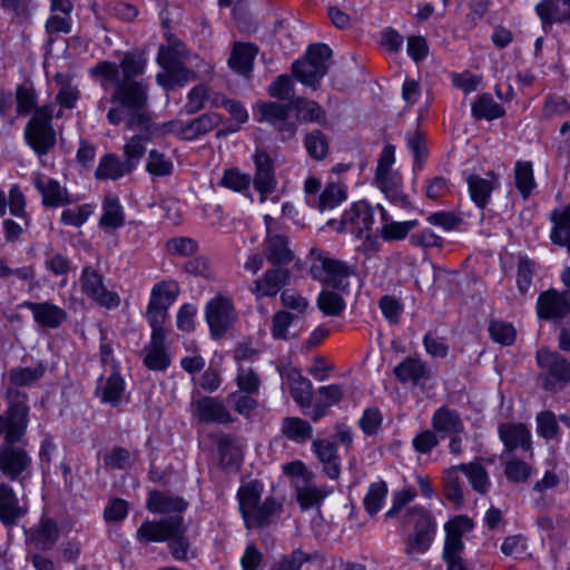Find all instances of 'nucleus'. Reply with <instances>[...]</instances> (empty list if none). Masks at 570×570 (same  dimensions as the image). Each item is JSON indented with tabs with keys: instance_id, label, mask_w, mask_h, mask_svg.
Returning a JSON list of instances; mask_svg holds the SVG:
<instances>
[{
	"instance_id": "1",
	"label": "nucleus",
	"mask_w": 570,
	"mask_h": 570,
	"mask_svg": "<svg viewBox=\"0 0 570 570\" xmlns=\"http://www.w3.org/2000/svg\"><path fill=\"white\" fill-rule=\"evenodd\" d=\"M146 59L137 52H127L120 65L102 60L94 66L89 73L101 79V87L107 89L115 85L110 100L116 105L107 111L109 124L118 126L125 121L127 129L147 130L151 127V115L148 110V85L135 78L142 75Z\"/></svg>"
},
{
	"instance_id": "2",
	"label": "nucleus",
	"mask_w": 570,
	"mask_h": 570,
	"mask_svg": "<svg viewBox=\"0 0 570 570\" xmlns=\"http://www.w3.org/2000/svg\"><path fill=\"white\" fill-rule=\"evenodd\" d=\"M16 98L19 115L24 116L33 110V115L24 128L27 142L38 155H46L56 145V131L51 124L55 107L45 105L35 108L37 97L31 87L19 86Z\"/></svg>"
},
{
	"instance_id": "3",
	"label": "nucleus",
	"mask_w": 570,
	"mask_h": 570,
	"mask_svg": "<svg viewBox=\"0 0 570 570\" xmlns=\"http://www.w3.org/2000/svg\"><path fill=\"white\" fill-rule=\"evenodd\" d=\"M332 50L324 43L311 45L305 58L292 65L294 77L306 86L316 88L320 80L327 73Z\"/></svg>"
},
{
	"instance_id": "4",
	"label": "nucleus",
	"mask_w": 570,
	"mask_h": 570,
	"mask_svg": "<svg viewBox=\"0 0 570 570\" xmlns=\"http://www.w3.org/2000/svg\"><path fill=\"white\" fill-rule=\"evenodd\" d=\"M473 528L472 521L464 515L449 521L445 527V541L442 558L446 570H472L462 559L464 543L462 537Z\"/></svg>"
},
{
	"instance_id": "5",
	"label": "nucleus",
	"mask_w": 570,
	"mask_h": 570,
	"mask_svg": "<svg viewBox=\"0 0 570 570\" xmlns=\"http://www.w3.org/2000/svg\"><path fill=\"white\" fill-rule=\"evenodd\" d=\"M537 363L542 371L546 390H561L570 382V363L559 353L540 350L537 353Z\"/></svg>"
},
{
	"instance_id": "6",
	"label": "nucleus",
	"mask_w": 570,
	"mask_h": 570,
	"mask_svg": "<svg viewBox=\"0 0 570 570\" xmlns=\"http://www.w3.org/2000/svg\"><path fill=\"white\" fill-rule=\"evenodd\" d=\"M205 316L214 337L224 336L237 320L232 299L223 295L215 296L206 304Z\"/></svg>"
},
{
	"instance_id": "7",
	"label": "nucleus",
	"mask_w": 570,
	"mask_h": 570,
	"mask_svg": "<svg viewBox=\"0 0 570 570\" xmlns=\"http://www.w3.org/2000/svg\"><path fill=\"white\" fill-rule=\"evenodd\" d=\"M374 223L372 208L365 202L354 204L340 220L331 219L327 225L341 233H350L358 238L370 232Z\"/></svg>"
},
{
	"instance_id": "8",
	"label": "nucleus",
	"mask_w": 570,
	"mask_h": 570,
	"mask_svg": "<svg viewBox=\"0 0 570 570\" xmlns=\"http://www.w3.org/2000/svg\"><path fill=\"white\" fill-rule=\"evenodd\" d=\"M292 102L286 105L278 102H259L257 104V120L266 121L277 129L282 140L292 139L297 130L295 121L289 120Z\"/></svg>"
},
{
	"instance_id": "9",
	"label": "nucleus",
	"mask_w": 570,
	"mask_h": 570,
	"mask_svg": "<svg viewBox=\"0 0 570 570\" xmlns=\"http://www.w3.org/2000/svg\"><path fill=\"white\" fill-rule=\"evenodd\" d=\"M315 279L345 292L350 285L348 277L352 271L344 263L320 255L311 266Z\"/></svg>"
},
{
	"instance_id": "10",
	"label": "nucleus",
	"mask_w": 570,
	"mask_h": 570,
	"mask_svg": "<svg viewBox=\"0 0 570 570\" xmlns=\"http://www.w3.org/2000/svg\"><path fill=\"white\" fill-rule=\"evenodd\" d=\"M82 294L106 308H115L120 304L117 293L108 291L104 283V276L94 267H83L80 276Z\"/></svg>"
},
{
	"instance_id": "11",
	"label": "nucleus",
	"mask_w": 570,
	"mask_h": 570,
	"mask_svg": "<svg viewBox=\"0 0 570 570\" xmlns=\"http://www.w3.org/2000/svg\"><path fill=\"white\" fill-rule=\"evenodd\" d=\"M264 223L266 226V237L263 243L265 258L275 267L289 264L294 259V253L288 246L287 237L274 233L273 225L275 220L271 215L264 216Z\"/></svg>"
},
{
	"instance_id": "12",
	"label": "nucleus",
	"mask_w": 570,
	"mask_h": 570,
	"mask_svg": "<svg viewBox=\"0 0 570 570\" xmlns=\"http://www.w3.org/2000/svg\"><path fill=\"white\" fill-rule=\"evenodd\" d=\"M181 530L183 517L173 515L159 521H144L136 532V538L141 543L165 542Z\"/></svg>"
},
{
	"instance_id": "13",
	"label": "nucleus",
	"mask_w": 570,
	"mask_h": 570,
	"mask_svg": "<svg viewBox=\"0 0 570 570\" xmlns=\"http://www.w3.org/2000/svg\"><path fill=\"white\" fill-rule=\"evenodd\" d=\"M222 122V116L216 112H208L199 116L188 124L173 120L164 125L165 132H175L180 138L193 140L213 130Z\"/></svg>"
},
{
	"instance_id": "14",
	"label": "nucleus",
	"mask_w": 570,
	"mask_h": 570,
	"mask_svg": "<svg viewBox=\"0 0 570 570\" xmlns=\"http://www.w3.org/2000/svg\"><path fill=\"white\" fill-rule=\"evenodd\" d=\"M191 414L203 424L226 425L233 417L225 404L216 397L203 396L191 402Z\"/></svg>"
},
{
	"instance_id": "15",
	"label": "nucleus",
	"mask_w": 570,
	"mask_h": 570,
	"mask_svg": "<svg viewBox=\"0 0 570 570\" xmlns=\"http://www.w3.org/2000/svg\"><path fill=\"white\" fill-rule=\"evenodd\" d=\"M31 458L24 448L0 449V471L23 482L30 475Z\"/></svg>"
},
{
	"instance_id": "16",
	"label": "nucleus",
	"mask_w": 570,
	"mask_h": 570,
	"mask_svg": "<svg viewBox=\"0 0 570 570\" xmlns=\"http://www.w3.org/2000/svg\"><path fill=\"white\" fill-rule=\"evenodd\" d=\"M409 517L416 518L415 531L413 538L407 543V552L423 553L425 552L432 542L434 533V524L431 515L428 511L421 507H414L410 510Z\"/></svg>"
},
{
	"instance_id": "17",
	"label": "nucleus",
	"mask_w": 570,
	"mask_h": 570,
	"mask_svg": "<svg viewBox=\"0 0 570 570\" xmlns=\"http://www.w3.org/2000/svg\"><path fill=\"white\" fill-rule=\"evenodd\" d=\"M291 273L287 268L272 267L254 281L250 292L256 298L274 297L277 293L288 284Z\"/></svg>"
},
{
	"instance_id": "18",
	"label": "nucleus",
	"mask_w": 570,
	"mask_h": 570,
	"mask_svg": "<svg viewBox=\"0 0 570 570\" xmlns=\"http://www.w3.org/2000/svg\"><path fill=\"white\" fill-rule=\"evenodd\" d=\"M189 52L184 42L170 31L165 33V42L159 46L157 61L163 68L187 69L184 65Z\"/></svg>"
},
{
	"instance_id": "19",
	"label": "nucleus",
	"mask_w": 570,
	"mask_h": 570,
	"mask_svg": "<svg viewBox=\"0 0 570 570\" xmlns=\"http://www.w3.org/2000/svg\"><path fill=\"white\" fill-rule=\"evenodd\" d=\"M60 535L58 523L51 518L41 520L27 532L28 544L40 551L51 550Z\"/></svg>"
},
{
	"instance_id": "20",
	"label": "nucleus",
	"mask_w": 570,
	"mask_h": 570,
	"mask_svg": "<svg viewBox=\"0 0 570 570\" xmlns=\"http://www.w3.org/2000/svg\"><path fill=\"white\" fill-rule=\"evenodd\" d=\"M32 180L46 207L66 206L72 202L68 190L62 187L58 180L46 178L40 174H36Z\"/></svg>"
},
{
	"instance_id": "21",
	"label": "nucleus",
	"mask_w": 570,
	"mask_h": 570,
	"mask_svg": "<svg viewBox=\"0 0 570 570\" xmlns=\"http://www.w3.org/2000/svg\"><path fill=\"white\" fill-rule=\"evenodd\" d=\"M256 173L254 176V187L259 193L261 202H265L267 195L276 188L277 181L274 174L273 161L266 153L255 155Z\"/></svg>"
},
{
	"instance_id": "22",
	"label": "nucleus",
	"mask_w": 570,
	"mask_h": 570,
	"mask_svg": "<svg viewBox=\"0 0 570 570\" xmlns=\"http://www.w3.org/2000/svg\"><path fill=\"white\" fill-rule=\"evenodd\" d=\"M23 305L41 327L57 328L67 320V312L50 302H26Z\"/></svg>"
},
{
	"instance_id": "23",
	"label": "nucleus",
	"mask_w": 570,
	"mask_h": 570,
	"mask_svg": "<svg viewBox=\"0 0 570 570\" xmlns=\"http://www.w3.org/2000/svg\"><path fill=\"white\" fill-rule=\"evenodd\" d=\"M286 379L292 397L302 409H309L313 403V384L302 375L297 368H287L282 372Z\"/></svg>"
},
{
	"instance_id": "24",
	"label": "nucleus",
	"mask_w": 570,
	"mask_h": 570,
	"mask_svg": "<svg viewBox=\"0 0 570 570\" xmlns=\"http://www.w3.org/2000/svg\"><path fill=\"white\" fill-rule=\"evenodd\" d=\"M6 399L8 401V410L6 413L7 428H26L29 415L27 394L16 389H8Z\"/></svg>"
},
{
	"instance_id": "25",
	"label": "nucleus",
	"mask_w": 570,
	"mask_h": 570,
	"mask_svg": "<svg viewBox=\"0 0 570 570\" xmlns=\"http://www.w3.org/2000/svg\"><path fill=\"white\" fill-rule=\"evenodd\" d=\"M537 309L540 318H561L570 311V302L564 294L550 289L539 296Z\"/></svg>"
},
{
	"instance_id": "26",
	"label": "nucleus",
	"mask_w": 570,
	"mask_h": 570,
	"mask_svg": "<svg viewBox=\"0 0 570 570\" xmlns=\"http://www.w3.org/2000/svg\"><path fill=\"white\" fill-rule=\"evenodd\" d=\"M535 12L544 28L570 21V0H541L535 6Z\"/></svg>"
},
{
	"instance_id": "27",
	"label": "nucleus",
	"mask_w": 570,
	"mask_h": 570,
	"mask_svg": "<svg viewBox=\"0 0 570 570\" xmlns=\"http://www.w3.org/2000/svg\"><path fill=\"white\" fill-rule=\"evenodd\" d=\"M313 451L323 464L324 473L333 480L341 474L340 458L336 453V445L330 440L316 439L313 441Z\"/></svg>"
},
{
	"instance_id": "28",
	"label": "nucleus",
	"mask_w": 570,
	"mask_h": 570,
	"mask_svg": "<svg viewBox=\"0 0 570 570\" xmlns=\"http://www.w3.org/2000/svg\"><path fill=\"white\" fill-rule=\"evenodd\" d=\"M375 181L379 188L389 197L393 203L407 207L409 199L401 190L402 179L396 170H384L375 173Z\"/></svg>"
},
{
	"instance_id": "29",
	"label": "nucleus",
	"mask_w": 570,
	"mask_h": 570,
	"mask_svg": "<svg viewBox=\"0 0 570 570\" xmlns=\"http://www.w3.org/2000/svg\"><path fill=\"white\" fill-rule=\"evenodd\" d=\"M217 443L220 463L225 466L238 464L243 459V443L230 434L213 433Z\"/></svg>"
},
{
	"instance_id": "30",
	"label": "nucleus",
	"mask_w": 570,
	"mask_h": 570,
	"mask_svg": "<svg viewBox=\"0 0 570 570\" xmlns=\"http://www.w3.org/2000/svg\"><path fill=\"white\" fill-rule=\"evenodd\" d=\"M188 502L178 495L160 491H150L147 500V509L154 513L183 512Z\"/></svg>"
},
{
	"instance_id": "31",
	"label": "nucleus",
	"mask_w": 570,
	"mask_h": 570,
	"mask_svg": "<svg viewBox=\"0 0 570 570\" xmlns=\"http://www.w3.org/2000/svg\"><path fill=\"white\" fill-rule=\"evenodd\" d=\"M26 510L20 507L19 500L12 488L6 483L0 484V520L6 524H12L23 517Z\"/></svg>"
},
{
	"instance_id": "32",
	"label": "nucleus",
	"mask_w": 570,
	"mask_h": 570,
	"mask_svg": "<svg viewBox=\"0 0 570 570\" xmlns=\"http://www.w3.org/2000/svg\"><path fill=\"white\" fill-rule=\"evenodd\" d=\"M125 391V382L122 377L112 372L108 377L104 375L99 379L96 394L105 403H109L112 406L119 404Z\"/></svg>"
},
{
	"instance_id": "33",
	"label": "nucleus",
	"mask_w": 570,
	"mask_h": 570,
	"mask_svg": "<svg viewBox=\"0 0 570 570\" xmlns=\"http://www.w3.org/2000/svg\"><path fill=\"white\" fill-rule=\"evenodd\" d=\"M166 334H151L150 343L146 347L145 364L154 371L165 370L169 363V356L165 346Z\"/></svg>"
},
{
	"instance_id": "34",
	"label": "nucleus",
	"mask_w": 570,
	"mask_h": 570,
	"mask_svg": "<svg viewBox=\"0 0 570 570\" xmlns=\"http://www.w3.org/2000/svg\"><path fill=\"white\" fill-rule=\"evenodd\" d=\"M256 55L257 47L253 43H235L228 59V65L236 72L247 76L252 71Z\"/></svg>"
},
{
	"instance_id": "35",
	"label": "nucleus",
	"mask_w": 570,
	"mask_h": 570,
	"mask_svg": "<svg viewBox=\"0 0 570 570\" xmlns=\"http://www.w3.org/2000/svg\"><path fill=\"white\" fill-rule=\"evenodd\" d=\"M317 393L318 401L316 405L308 412H305L314 422L324 416L330 406L337 404L343 399V391L337 384L321 386Z\"/></svg>"
},
{
	"instance_id": "36",
	"label": "nucleus",
	"mask_w": 570,
	"mask_h": 570,
	"mask_svg": "<svg viewBox=\"0 0 570 570\" xmlns=\"http://www.w3.org/2000/svg\"><path fill=\"white\" fill-rule=\"evenodd\" d=\"M551 222L553 223L551 242L559 246H566L570 252V204L562 210H553Z\"/></svg>"
},
{
	"instance_id": "37",
	"label": "nucleus",
	"mask_w": 570,
	"mask_h": 570,
	"mask_svg": "<svg viewBox=\"0 0 570 570\" xmlns=\"http://www.w3.org/2000/svg\"><path fill=\"white\" fill-rule=\"evenodd\" d=\"M394 375L402 383H417L421 380L429 379V368L416 357H406L393 370Z\"/></svg>"
},
{
	"instance_id": "38",
	"label": "nucleus",
	"mask_w": 570,
	"mask_h": 570,
	"mask_svg": "<svg viewBox=\"0 0 570 570\" xmlns=\"http://www.w3.org/2000/svg\"><path fill=\"white\" fill-rule=\"evenodd\" d=\"M495 181L497 177L493 174H491L490 179L474 174L468 177L470 197L478 207L484 208L488 205Z\"/></svg>"
},
{
	"instance_id": "39",
	"label": "nucleus",
	"mask_w": 570,
	"mask_h": 570,
	"mask_svg": "<svg viewBox=\"0 0 570 570\" xmlns=\"http://www.w3.org/2000/svg\"><path fill=\"white\" fill-rule=\"evenodd\" d=\"M149 129L150 127L147 130H141L140 135L132 136L124 145V160L131 171L138 166L146 153V144L150 140ZM138 130L140 131V129Z\"/></svg>"
},
{
	"instance_id": "40",
	"label": "nucleus",
	"mask_w": 570,
	"mask_h": 570,
	"mask_svg": "<svg viewBox=\"0 0 570 570\" xmlns=\"http://www.w3.org/2000/svg\"><path fill=\"white\" fill-rule=\"evenodd\" d=\"M55 81L59 88L56 101L61 108L72 109L80 98V91L77 86L71 83V77L68 73L58 72Z\"/></svg>"
},
{
	"instance_id": "41",
	"label": "nucleus",
	"mask_w": 570,
	"mask_h": 570,
	"mask_svg": "<svg viewBox=\"0 0 570 570\" xmlns=\"http://www.w3.org/2000/svg\"><path fill=\"white\" fill-rule=\"evenodd\" d=\"M129 173H131V170L127 168L125 160H121L115 154H108L100 159L95 176L98 179L116 180Z\"/></svg>"
},
{
	"instance_id": "42",
	"label": "nucleus",
	"mask_w": 570,
	"mask_h": 570,
	"mask_svg": "<svg viewBox=\"0 0 570 570\" xmlns=\"http://www.w3.org/2000/svg\"><path fill=\"white\" fill-rule=\"evenodd\" d=\"M262 484L254 481L245 484L244 487H240L237 492L239 511L245 522L246 517H250L259 503L262 497Z\"/></svg>"
},
{
	"instance_id": "43",
	"label": "nucleus",
	"mask_w": 570,
	"mask_h": 570,
	"mask_svg": "<svg viewBox=\"0 0 570 570\" xmlns=\"http://www.w3.org/2000/svg\"><path fill=\"white\" fill-rule=\"evenodd\" d=\"M125 215L119 200L115 197H106L102 203V214L99 225L102 228L117 229L122 226Z\"/></svg>"
},
{
	"instance_id": "44",
	"label": "nucleus",
	"mask_w": 570,
	"mask_h": 570,
	"mask_svg": "<svg viewBox=\"0 0 570 570\" xmlns=\"http://www.w3.org/2000/svg\"><path fill=\"white\" fill-rule=\"evenodd\" d=\"M281 509L282 502L272 497L266 498L261 505H257L256 510L253 511L250 517H246L245 524L248 529L268 524L271 518L278 513Z\"/></svg>"
},
{
	"instance_id": "45",
	"label": "nucleus",
	"mask_w": 570,
	"mask_h": 570,
	"mask_svg": "<svg viewBox=\"0 0 570 570\" xmlns=\"http://www.w3.org/2000/svg\"><path fill=\"white\" fill-rule=\"evenodd\" d=\"M472 115L476 119L493 120L504 115V109L489 94L481 95L472 105Z\"/></svg>"
},
{
	"instance_id": "46",
	"label": "nucleus",
	"mask_w": 570,
	"mask_h": 570,
	"mask_svg": "<svg viewBox=\"0 0 570 570\" xmlns=\"http://www.w3.org/2000/svg\"><path fill=\"white\" fill-rule=\"evenodd\" d=\"M330 492L331 491L325 487H312L306 484L296 488V500L302 510H307L321 504Z\"/></svg>"
},
{
	"instance_id": "47",
	"label": "nucleus",
	"mask_w": 570,
	"mask_h": 570,
	"mask_svg": "<svg viewBox=\"0 0 570 570\" xmlns=\"http://www.w3.org/2000/svg\"><path fill=\"white\" fill-rule=\"evenodd\" d=\"M307 154L315 160H323L330 151L327 137L318 129L312 130L304 138Z\"/></svg>"
},
{
	"instance_id": "48",
	"label": "nucleus",
	"mask_w": 570,
	"mask_h": 570,
	"mask_svg": "<svg viewBox=\"0 0 570 570\" xmlns=\"http://www.w3.org/2000/svg\"><path fill=\"white\" fill-rule=\"evenodd\" d=\"M514 181L523 198L529 197L535 187L532 164L530 161H517L514 167Z\"/></svg>"
},
{
	"instance_id": "49",
	"label": "nucleus",
	"mask_w": 570,
	"mask_h": 570,
	"mask_svg": "<svg viewBox=\"0 0 570 570\" xmlns=\"http://www.w3.org/2000/svg\"><path fill=\"white\" fill-rule=\"evenodd\" d=\"M45 371L46 368L41 364L35 367L17 366L9 371L8 379L14 386H27L40 380Z\"/></svg>"
},
{
	"instance_id": "50",
	"label": "nucleus",
	"mask_w": 570,
	"mask_h": 570,
	"mask_svg": "<svg viewBox=\"0 0 570 570\" xmlns=\"http://www.w3.org/2000/svg\"><path fill=\"white\" fill-rule=\"evenodd\" d=\"M292 102V110L295 109L297 118L305 122L321 121L324 118V111L321 106L304 98H295Z\"/></svg>"
},
{
	"instance_id": "51",
	"label": "nucleus",
	"mask_w": 570,
	"mask_h": 570,
	"mask_svg": "<svg viewBox=\"0 0 570 570\" xmlns=\"http://www.w3.org/2000/svg\"><path fill=\"white\" fill-rule=\"evenodd\" d=\"M164 72L157 75V82L166 89H173L196 78V73L190 69L164 68Z\"/></svg>"
},
{
	"instance_id": "52",
	"label": "nucleus",
	"mask_w": 570,
	"mask_h": 570,
	"mask_svg": "<svg viewBox=\"0 0 570 570\" xmlns=\"http://www.w3.org/2000/svg\"><path fill=\"white\" fill-rule=\"evenodd\" d=\"M499 435L508 452L518 449H522L523 451L531 450L529 430H499Z\"/></svg>"
},
{
	"instance_id": "53",
	"label": "nucleus",
	"mask_w": 570,
	"mask_h": 570,
	"mask_svg": "<svg viewBox=\"0 0 570 570\" xmlns=\"http://www.w3.org/2000/svg\"><path fill=\"white\" fill-rule=\"evenodd\" d=\"M346 198V190L343 186L330 183L318 197L317 207L324 212L337 207Z\"/></svg>"
},
{
	"instance_id": "54",
	"label": "nucleus",
	"mask_w": 570,
	"mask_h": 570,
	"mask_svg": "<svg viewBox=\"0 0 570 570\" xmlns=\"http://www.w3.org/2000/svg\"><path fill=\"white\" fill-rule=\"evenodd\" d=\"M462 470L468 476L472 488L480 492L485 493L489 487V478L485 469L478 463L461 464L454 466L453 470Z\"/></svg>"
},
{
	"instance_id": "55",
	"label": "nucleus",
	"mask_w": 570,
	"mask_h": 570,
	"mask_svg": "<svg viewBox=\"0 0 570 570\" xmlns=\"http://www.w3.org/2000/svg\"><path fill=\"white\" fill-rule=\"evenodd\" d=\"M146 170L153 177L169 176L173 171V163L163 153L151 149L148 153Z\"/></svg>"
},
{
	"instance_id": "56",
	"label": "nucleus",
	"mask_w": 570,
	"mask_h": 570,
	"mask_svg": "<svg viewBox=\"0 0 570 570\" xmlns=\"http://www.w3.org/2000/svg\"><path fill=\"white\" fill-rule=\"evenodd\" d=\"M387 495V487L384 481L374 482L370 485L364 498V508L370 514H375L382 508Z\"/></svg>"
},
{
	"instance_id": "57",
	"label": "nucleus",
	"mask_w": 570,
	"mask_h": 570,
	"mask_svg": "<svg viewBox=\"0 0 570 570\" xmlns=\"http://www.w3.org/2000/svg\"><path fill=\"white\" fill-rule=\"evenodd\" d=\"M417 226V220L406 222H386L382 225L381 236L384 240H400L406 237V235L414 227Z\"/></svg>"
},
{
	"instance_id": "58",
	"label": "nucleus",
	"mask_w": 570,
	"mask_h": 570,
	"mask_svg": "<svg viewBox=\"0 0 570 570\" xmlns=\"http://www.w3.org/2000/svg\"><path fill=\"white\" fill-rule=\"evenodd\" d=\"M317 306L327 316H338L345 308V302L337 293L323 291L318 295Z\"/></svg>"
},
{
	"instance_id": "59",
	"label": "nucleus",
	"mask_w": 570,
	"mask_h": 570,
	"mask_svg": "<svg viewBox=\"0 0 570 570\" xmlns=\"http://www.w3.org/2000/svg\"><path fill=\"white\" fill-rule=\"evenodd\" d=\"M179 294V286L174 281L157 283L153 291L150 301H158L160 305L169 307Z\"/></svg>"
},
{
	"instance_id": "60",
	"label": "nucleus",
	"mask_w": 570,
	"mask_h": 570,
	"mask_svg": "<svg viewBox=\"0 0 570 570\" xmlns=\"http://www.w3.org/2000/svg\"><path fill=\"white\" fill-rule=\"evenodd\" d=\"M489 334L494 342L501 345H511L515 340V330L512 324L499 320L490 321Z\"/></svg>"
},
{
	"instance_id": "61",
	"label": "nucleus",
	"mask_w": 570,
	"mask_h": 570,
	"mask_svg": "<svg viewBox=\"0 0 570 570\" xmlns=\"http://www.w3.org/2000/svg\"><path fill=\"white\" fill-rule=\"evenodd\" d=\"M532 474V468L522 460L512 458L507 461L504 466V475L513 483L528 481Z\"/></svg>"
},
{
	"instance_id": "62",
	"label": "nucleus",
	"mask_w": 570,
	"mask_h": 570,
	"mask_svg": "<svg viewBox=\"0 0 570 570\" xmlns=\"http://www.w3.org/2000/svg\"><path fill=\"white\" fill-rule=\"evenodd\" d=\"M236 383L238 386L237 392L256 394L259 390L261 380L252 367L239 366Z\"/></svg>"
},
{
	"instance_id": "63",
	"label": "nucleus",
	"mask_w": 570,
	"mask_h": 570,
	"mask_svg": "<svg viewBox=\"0 0 570 570\" xmlns=\"http://www.w3.org/2000/svg\"><path fill=\"white\" fill-rule=\"evenodd\" d=\"M269 96L279 100H294V82L287 75L278 76L268 87Z\"/></svg>"
},
{
	"instance_id": "64",
	"label": "nucleus",
	"mask_w": 570,
	"mask_h": 570,
	"mask_svg": "<svg viewBox=\"0 0 570 570\" xmlns=\"http://www.w3.org/2000/svg\"><path fill=\"white\" fill-rule=\"evenodd\" d=\"M11 215L21 218L26 226L30 224V217L26 212V198L21 189L14 185L9 191V199L7 200Z\"/></svg>"
}]
</instances>
